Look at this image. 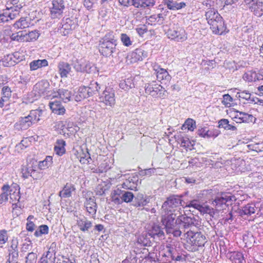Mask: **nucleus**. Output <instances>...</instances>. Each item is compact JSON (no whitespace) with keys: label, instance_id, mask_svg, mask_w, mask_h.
Returning <instances> with one entry per match:
<instances>
[{"label":"nucleus","instance_id":"6e6d98bb","mask_svg":"<svg viewBox=\"0 0 263 263\" xmlns=\"http://www.w3.org/2000/svg\"><path fill=\"white\" fill-rule=\"evenodd\" d=\"M121 197L122 199V202H129L133 199L134 195L132 192L125 191Z\"/></svg>","mask_w":263,"mask_h":263},{"label":"nucleus","instance_id":"69168bd1","mask_svg":"<svg viewBox=\"0 0 263 263\" xmlns=\"http://www.w3.org/2000/svg\"><path fill=\"white\" fill-rule=\"evenodd\" d=\"M232 101L233 98L229 94H226L223 96L222 103L224 105L230 106Z\"/></svg>","mask_w":263,"mask_h":263},{"label":"nucleus","instance_id":"680f3d73","mask_svg":"<svg viewBox=\"0 0 263 263\" xmlns=\"http://www.w3.org/2000/svg\"><path fill=\"white\" fill-rule=\"evenodd\" d=\"M20 198V191H17V192L13 191L12 194L10 193V198L13 205L15 204V203H14V202L19 201Z\"/></svg>","mask_w":263,"mask_h":263},{"label":"nucleus","instance_id":"c9c22d12","mask_svg":"<svg viewBox=\"0 0 263 263\" xmlns=\"http://www.w3.org/2000/svg\"><path fill=\"white\" fill-rule=\"evenodd\" d=\"M20 9L21 8H18L17 6L16 8L11 7L5 10V14L8 15L9 21L12 20L19 16Z\"/></svg>","mask_w":263,"mask_h":263},{"label":"nucleus","instance_id":"cd10ccee","mask_svg":"<svg viewBox=\"0 0 263 263\" xmlns=\"http://www.w3.org/2000/svg\"><path fill=\"white\" fill-rule=\"evenodd\" d=\"M253 116L247 113L237 111L236 115L235 116V119L236 120L237 122H249L251 121Z\"/></svg>","mask_w":263,"mask_h":263},{"label":"nucleus","instance_id":"0e129e2a","mask_svg":"<svg viewBox=\"0 0 263 263\" xmlns=\"http://www.w3.org/2000/svg\"><path fill=\"white\" fill-rule=\"evenodd\" d=\"M90 159L89 154L87 152L86 154H83V156H80V162L82 164H87L89 162Z\"/></svg>","mask_w":263,"mask_h":263},{"label":"nucleus","instance_id":"393cba45","mask_svg":"<svg viewBox=\"0 0 263 263\" xmlns=\"http://www.w3.org/2000/svg\"><path fill=\"white\" fill-rule=\"evenodd\" d=\"M91 96L87 87L83 86L79 87L74 99L77 102H79Z\"/></svg>","mask_w":263,"mask_h":263},{"label":"nucleus","instance_id":"9b49d317","mask_svg":"<svg viewBox=\"0 0 263 263\" xmlns=\"http://www.w3.org/2000/svg\"><path fill=\"white\" fill-rule=\"evenodd\" d=\"M65 8L63 0H53L51 8V16L52 18L60 17Z\"/></svg>","mask_w":263,"mask_h":263},{"label":"nucleus","instance_id":"b1692460","mask_svg":"<svg viewBox=\"0 0 263 263\" xmlns=\"http://www.w3.org/2000/svg\"><path fill=\"white\" fill-rule=\"evenodd\" d=\"M256 209L254 203H248L242 207L241 209L239 210V214L242 217L250 216L255 213Z\"/></svg>","mask_w":263,"mask_h":263},{"label":"nucleus","instance_id":"9d476101","mask_svg":"<svg viewBox=\"0 0 263 263\" xmlns=\"http://www.w3.org/2000/svg\"><path fill=\"white\" fill-rule=\"evenodd\" d=\"M249 9L256 16H260L263 12L262 0H243Z\"/></svg>","mask_w":263,"mask_h":263},{"label":"nucleus","instance_id":"a211bd4d","mask_svg":"<svg viewBox=\"0 0 263 263\" xmlns=\"http://www.w3.org/2000/svg\"><path fill=\"white\" fill-rule=\"evenodd\" d=\"M155 70L156 71L157 79L161 82V84L166 85L170 82L171 77L165 69L158 68Z\"/></svg>","mask_w":263,"mask_h":263},{"label":"nucleus","instance_id":"423d86ee","mask_svg":"<svg viewBox=\"0 0 263 263\" xmlns=\"http://www.w3.org/2000/svg\"><path fill=\"white\" fill-rule=\"evenodd\" d=\"M235 200V197L227 193H218L212 201V205L216 210L221 211L225 209L228 205V202Z\"/></svg>","mask_w":263,"mask_h":263},{"label":"nucleus","instance_id":"ddd939ff","mask_svg":"<svg viewBox=\"0 0 263 263\" xmlns=\"http://www.w3.org/2000/svg\"><path fill=\"white\" fill-rule=\"evenodd\" d=\"M76 25L73 20L67 17L63 20L60 26V31L63 35H67L70 31L74 28Z\"/></svg>","mask_w":263,"mask_h":263},{"label":"nucleus","instance_id":"864d4df0","mask_svg":"<svg viewBox=\"0 0 263 263\" xmlns=\"http://www.w3.org/2000/svg\"><path fill=\"white\" fill-rule=\"evenodd\" d=\"M39 35L40 34L36 30L32 31L28 33L26 32V37L27 40L26 42H31L33 40H36L38 39Z\"/></svg>","mask_w":263,"mask_h":263},{"label":"nucleus","instance_id":"09e8293b","mask_svg":"<svg viewBox=\"0 0 263 263\" xmlns=\"http://www.w3.org/2000/svg\"><path fill=\"white\" fill-rule=\"evenodd\" d=\"M120 39L123 45L126 47H129L133 44V41L130 37L126 33H121Z\"/></svg>","mask_w":263,"mask_h":263},{"label":"nucleus","instance_id":"6ab92c4d","mask_svg":"<svg viewBox=\"0 0 263 263\" xmlns=\"http://www.w3.org/2000/svg\"><path fill=\"white\" fill-rule=\"evenodd\" d=\"M49 84L47 81H42L36 83L34 86V90L39 96L47 95L49 92Z\"/></svg>","mask_w":263,"mask_h":263},{"label":"nucleus","instance_id":"052dcab7","mask_svg":"<svg viewBox=\"0 0 263 263\" xmlns=\"http://www.w3.org/2000/svg\"><path fill=\"white\" fill-rule=\"evenodd\" d=\"M198 211L203 214H212L213 212V209L211 208L209 206L204 204H201Z\"/></svg>","mask_w":263,"mask_h":263},{"label":"nucleus","instance_id":"37998d69","mask_svg":"<svg viewBox=\"0 0 263 263\" xmlns=\"http://www.w3.org/2000/svg\"><path fill=\"white\" fill-rule=\"evenodd\" d=\"M8 258L6 263H18V252L8 251Z\"/></svg>","mask_w":263,"mask_h":263},{"label":"nucleus","instance_id":"c756f323","mask_svg":"<svg viewBox=\"0 0 263 263\" xmlns=\"http://www.w3.org/2000/svg\"><path fill=\"white\" fill-rule=\"evenodd\" d=\"M65 141L63 139H58L57 140L56 144L54 146V150L56 154L59 156H62L65 153L66 149Z\"/></svg>","mask_w":263,"mask_h":263},{"label":"nucleus","instance_id":"7ed1b4c3","mask_svg":"<svg viewBox=\"0 0 263 263\" xmlns=\"http://www.w3.org/2000/svg\"><path fill=\"white\" fill-rule=\"evenodd\" d=\"M117 40L113 32H109L100 39L99 50L100 53L104 57L112 56V53L116 52Z\"/></svg>","mask_w":263,"mask_h":263},{"label":"nucleus","instance_id":"f3484780","mask_svg":"<svg viewBox=\"0 0 263 263\" xmlns=\"http://www.w3.org/2000/svg\"><path fill=\"white\" fill-rule=\"evenodd\" d=\"M163 89V87L161 85L157 84L155 81L145 84V92L154 97H156L158 92Z\"/></svg>","mask_w":263,"mask_h":263},{"label":"nucleus","instance_id":"0eeeda50","mask_svg":"<svg viewBox=\"0 0 263 263\" xmlns=\"http://www.w3.org/2000/svg\"><path fill=\"white\" fill-rule=\"evenodd\" d=\"M167 37L177 42H183L187 39V34L184 29L178 26L170 28L166 32Z\"/></svg>","mask_w":263,"mask_h":263},{"label":"nucleus","instance_id":"4c0bfd02","mask_svg":"<svg viewBox=\"0 0 263 263\" xmlns=\"http://www.w3.org/2000/svg\"><path fill=\"white\" fill-rule=\"evenodd\" d=\"M55 248V243H52L48 249V250L46 252V253H44L43 255L45 256L46 258L55 261L56 253Z\"/></svg>","mask_w":263,"mask_h":263},{"label":"nucleus","instance_id":"774afa93","mask_svg":"<svg viewBox=\"0 0 263 263\" xmlns=\"http://www.w3.org/2000/svg\"><path fill=\"white\" fill-rule=\"evenodd\" d=\"M84 71L83 72H86L87 73H90L93 70V66L92 64L88 61H85V64L84 65Z\"/></svg>","mask_w":263,"mask_h":263},{"label":"nucleus","instance_id":"58836bf2","mask_svg":"<svg viewBox=\"0 0 263 263\" xmlns=\"http://www.w3.org/2000/svg\"><path fill=\"white\" fill-rule=\"evenodd\" d=\"M167 251L166 254H164L163 256L167 257L174 258V256L177 255L179 252L176 248V246L174 244H170L166 246Z\"/></svg>","mask_w":263,"mask_h":263},{"label":"nucleus","instance_id":"e2e57ef3","mask_svg":"<svg viewBox=\"0 0 263 263\" xmlns=\"http://www.w3.org/2000/svg\"><path fill=\"white\" fill-rule=\"evenodd\" d=\"M201 203L199 200H193L189 202V204L185 205L186 206L193 207L195 209L199 210L201 205Z\"/></svg>","mask_w":263,"mask_h":263},{"label":"nucleus","instance_id":"8fccbe9b","mask_svg":"<svg viewBox=\"0 0 263 263\" xmlns=\"http://www.w3.org/2000/svg\"><path fill=\"white\" fill-rule=\"evenodd\" d=\"M197 135L200 137L204 138H211V130H209L206 127L201 128L198 129L197 130Z\"/></svg>","mask_w":263,"mask_h":263},{"label":"nucleus","instance_id":"f704fd0d","mask_svg":"<svg viewBox=\"0 0 263 263\" xmlns=\"http://www.w3.org/2000/svg\"><path fill=\"white\" fill-rule=\"evenodd\" d=\"M42 114L43 111L42 109H37L35 110H32L30 111L28 116L33 124L40 121V118L42 116Z\"/></svg>","mask_w":263,"mask_h":263},{"label":"nucleus","instance_id":"4468645a","mask_svg":"<svg viewBox=\"0 0 263 263\" xmlns=\"http://www.w3.org/2000/svg\"><path fill=\"white\" fill-rule=\"evenodd\" d=\"M84 204L89 215L93 218L95 217L97 209L95 197L92 196L86 198Z\"/></svg>","mask_w":263,"mask_h":263},{"label":"nucleus","instance_id":"f03ea898","mask_svg":"<svg viewBox=\"0 0 263 263\" xmlns=\"http://www.w3.org/2000/svg\"><path fill=\"white\" fill-rule=\"evenodd\" d=\"M191 221L193 223L187 228L184 233L187 242L194 247L204 246L206 242V237L201 232L197 231L198 220L193 215Z\"/></svg>","mask_w":263,"mask_h":263},{"label":"nucleus","instance_id":"c85d7f7f","mask_svg":"<svg viewBox=\"0 0 263 263\" xmlns=\"http://www.w3.org/2000/svg\"><path fill=\"white\" fill-rule=\"evenodd\" d=\"M48 65V62L46 59L33 60L29 64L31 70H35L39 68Z\"/></svg>","mask_w":263,"mask_h":263},{"label":"nucleus","instance_id":"ea45409f","mask_svg":"<svg viewBox=\"0 0 263 263\" xmlns=\"http://www.w3.org/2000/svg\"><path fill=\"white\" fill-rule=\"evenodd\" d=\"M10 37L12 40L18 42H26L27 40L26 37V31H20L12 33Z\"/></svg>","mask_w":263,"mask_h":263},{"label":"nucleus","instance_id":"412c9836","mask_svg":"<svg viewBox=\"0 0 263 263\" xmlns=\"http://www.w3.org/2000/svg\"><path fill=\"white\" fill-rule=\"evenodd\" d=\"M151 197L144 196L142 193H138L135 197L133 205L136 207H141L146 205L149 202Z\"/></svg>","mask_w":263,"mask_h":263},{"label":"nucleus","instance_id":"a18cd8bd","mask_svg":"<svg viewBox=\"0 0 263 263\" xmlns=\"http://www.w3.org/2000/svg\"><path fill=\"white\" fill-rule=\"evenodd\" d=\"M49 232V228L47 225L43 224L39 227V229L34 232V236L40 237L42 235L47 234Z\"/></svg>","mask_w":263,"mask_h":263},{"label":"nucleus","instance_id":"6e6552de","mask_svg":"<svg viewBox=\"0 0 263 263\" xmlns=\"http://www.w3.org/2000/svg\"><path fill=\"white\" fill-rule=\"evenodd\" d=\"M99 102L109 107L114 106L116 100L115 91L111 88H106L103 92L100 95Z\"/></svg>","mask_w":263,"mask_h":263},{"label":"nucleus","instance_id":"3c124183","mask_svg":"<svg viewBox=\"0 0 263 263\" xmlns=\"http://www.w3.org/2000/svg\"><path fill=\"white\" fill-rule=\"evenodd\" d=\"M237 92L236 93V97L239 98H242L247 101H250L251 102V100L252 98H251V93L247 90L240 91Z\"/></svg>","mask_w":263,"mask_h":263},{"label":"nucleus","instance_id":"a878e982","mask_svg":"<svg viewBox=\"0 0 263 263\" xmlns=\"http://www.w3.org/2000/svg\"><path fill=\"white\" fill-rule=\"evenodd\" d=\"M58 96H59L60 99H62L64 102L67 103L70 101L71 92L67 89H60L59 91L57 93H55V95L52 96V99Z\"/></svg>","mask_w":263,"mask_h":263},{"label":"nucleus","instance_id":"dca6fc26","mask_svg":"<svg viewBox=\"0 0 263 263\" xmlns=\"http://www.w3.org/2000/svg\"><path fill=\"white\" fill-rule=\"evenodd\" d=\"M32 124L28 115L27 116L20 118L18 121L15 123L14 127L18 130H24L29 128Z\"/></svg>","mask_w":263,"mask_h":263},{"label":"nucleus","instance_id":"bf43d9fd","mask_svg":"<svg viewBox=\"0 0 263 263\" xmlns=\"http://www.w3.org/2000/svg\"><path fill=\"white\" fill-rule=\"evenodd\" d=\"M37 254L34 252H30L26 257V263H35Z\"/></svg>","mask_w":263,"mask_h":263},{"label":"nucleus","instance_id":"2f4dec72","mask_svg":"<svg viewBox=\"0 0 263 263\" xmlns=\"http://www.w3.org/2000/svg\"><path fill=\"white\" fill-rule=\"evenodd\" d=\"M15 56L12 54L4 56L2 60V65L5 67H11L15 65L16 63L15 60Z\"/></svg>","mask_w":263,"mask_h":263},{"label":"nucleus","instance_id":"20e7f679","mask_svg":"<svg viewBox=\"0 0 263 263\" xmlns=\"http://www.w3.org/2000/svg\"><path fill=\"white\" fill-rule=\"evenodd\" d=\"M205 16L213 33L221 34L224 32L226 27L223 19L217 11L213 8H209L205 13Z\"/></svg>","mask_w":263,"mask_h":263},{"label":"nucleus","instance_id":"2eb2a0df","mask_svg":"<svg viewBox=\"0 0 263 263\" xmlns=\"http://www.w3.org/2000/svg\"><path fill=\"white\" fill-rule=\"evenodd\" d=\"M147 232L149 236L154 239L161 240L164 238L163 229L159 225L154 224Z\"/></svg>","mask_w":263,"mask_h":263},{"label":"nucleus","instance_id":"79ce46f5","mask_svg":"<svg viewBox=\"0 0 263 263\" xmlns=\"http://www.w3.org/2000/svg\"><path fill=\"white\" fill-rule=\"evenodd\" d=\"M87 87L91 96L98 92L101 88V86L97 82H91L89 86Z\"/></svg>","mask_w":263,"mask_h":263},{"label":"nucleus","instance_id":"1a4fd4ad","mask_svg":"<svg viewBox=\"0 0 263 263\" xmlns=\"http://www.w3.org/2000/svg\"><path fill=\"white\" fill-rule=\"evenodd\" d=\"M147 57V52L146 51L142 48H137L127 55L126 62L127 64H132L138 61H142Z\"/></svg>","mask_w":263,"mask_h":263},{"label":"nucleus","instance_id":"603ef678","mask_svg":"<svg viewBox=\"0 0 263 263\" xmlns=\"http://www.w3.org/2000/svg\"><path fill=\"white\" fill-rule=\"evenodd\" d=\"M11 90L8 86H4L2 90V98L6 102L8 100L9 98L11 96Z\"/></svg>","mask_w":263,"mask_h":263},{"label":"nucleus","instance_id":"5701e85b","mask_svg":"<svg viewBox=\"0 0 263 263\" xmlns=\"http://www.w3.org/2000/svg\"><path fill=\"white\" fill-rule=\"evenodd\" d=\"M52 111L57 115H64L65 112V109L61 103V102L57 100L50 101L49 103Z\"/></svg>","mask_w":263,"mask_h":263},{"label":"nucleus","instance_id":"c03bdc74","mask_svg":"<svg viewBox=\"0 0 263 263\" xmlns=\"http://www.w3.org/2000/svg\"><path fill=\"white\" fill-rule=\"evenodd\" d=\"M13 27L15 29H22L28 27L29 24L25 18L22 17L14 24Z\"/></svg>","mask_w":263,"mask_h":263},{"label":"nucleus","instance_id":"4d7b16f0","mask_svg":"<svg viewBox=\"0 0 263 263\" xmlns=\"http://www.w3.org/2000/svg\"><path fill=\"white\" fill-rule=\"evenodd\" d=\"M7 231L5 230H0V247H2L8 240Z\"/></svg>","mask_w":263,"mask_h":263},{"label":"nucleus","instance_id":"473e14b6","mask_svg":"<svg viewBox=\"0 0 263 263\" xmlns=\"http://www.w3.org/2000/svg\"><path fill=\"white\" fill-rule=\"evenodd\" d=\"M148 232L141 234L138 238L137 242L142 246H150L151 241Z\"/></svg>","mask_w":263,"mask_h":263},{"label":"nucleus","instance_id":"4be33fe9","mask_svg":"<svg viewBox=\"0 0 263 263\" xmlns=\"http://www.w3.org/2000/svg\"><path fill=\"white\" fill-rule=\"evenodd\" d=\"M58 69L61 78H67L71 71V68L67 62L61 61L58 65Z\"/></svg>","mask_w":263,"mask_h":263},{"label":"nucleus","instance_id":"338daca9","mask_svg":"<svg viewBox=\"0 0 263 263\" xmlns=\"http://www.w3.org/2000/svg\"><path fill=\"white\" fill-rule=\"evenodd\" d=\"M98 0H83L84 6L87 9H90L97 3Z\"/></svg>","mask_w":263,"mask_h":263},{"label":"nucleus","instance_id":"f257e3e1","mask_svg":"<svg viewBox=\"0 0 263 263\" xmlns=\"http://www.w3.org/2000/svg\"><path fill=\"white\" fill-rule=\"evenodd\" d=\"M164 216L161 220L167 234H173L174 237H179L184 233L187 228L192 224V216L185 215L179 216L176 219V214L172 213Z\"/></svg>","mask_w":263,"mask_h":263},{"label":"nucleus","instance_id":"de8ad7c7","mask_svg":"<svg viewBox=\"0 0 263 263\" xmlns=\"http://www.w3.org/2000/svg\"><path fill=\"white\" fill-rule=\"evenodd\" d=\"M85 61L77 60L73 64V68L77 72H83Z\"/></svg>","mask_w":263,"mask_h":263},{"label":"nucleus","instance_id":"e433bc0d","mask_svg":"<svg viewBox=\"0 0 263 263\" xmlns=\"http://www.w3.org/2000/svg\"><path fill=\"white\" fill-rule=\"evenodd\" d=\"M120 87L126 91L135 87V84L133 82V78L130 77L123 81H121L120 83Z\"/></svg>","mask_w":263,"mask_h":263},{"label":"nucleus","instance_id":"5fc2aeb1","mask_svg":"<svg viewBox=\"0 0 263 263\" xmlns=\"http://www.w3.org/2000/svg\"><path fill=\"white\" fill-rule=\"evenodd\" d=\"M183 126H186L189 130L193 131L194 129L196 128V122L192 119L188 118L185 122L184 124L183 125Z\"/></svg>","mask_w":263,"mask_h":263},{"label":"nucleus","instance_id":"f8f14e48","mask_svg":"<svg viewBox=\"0 0 263 263\" xmlns=\"http://www.w3.org/2000/svg\"><path fill=\"white\" fill-rule=\"evenodd\" d=\"M76 220L78 228L83 232H88L92 227V222L84 216H77Z\"/></svg>","mask_w":263,"mask_h":263},{"label":"nucleus","instance_id":"49530a36","mask_svg":"<svg viewBox=\"0 0 263 263\" xmlns=\"http://www.w3.org/2000/svg\"><path fill=\"white\" fill-rule=\"evenodd\" d=\"M243 241L247 246H250L255 242V238L251 233H247L243 235Z\"/></svg>","mask_w":263,"mask_h":263},{"label":"nucleus","instance_id":"aec40b11","mask_svg":"<svg viewBox=\"0 0 263 263\" xmlns=\"http://www.w3.org/2000/svg\"><path fill=\"white\" fill-rule=\"evenodd\" d=\"M37 161L35 160L31 161L25 166L22 168V176L24 178H28L31 176L34 168H36Z\"/></svg>","mask_w":263,"mask_h":263},{"label":"nucleus","instance_id":"13d9d810","mask_svg":"<svg viewBox=\"0 0 263 263\" xmlns=\"http://www.w3.org/2000/svg\"><path fill=\"white\" fill-rule=\"evenodd\" d=\"M178 142L180 143V145L182 147L185 148H189L191 144V142L189 138L183 137H178L177 139Z\"/></svg>","mask_w":263,"mask_h":263},{"label":"nucleus","instance_id":"7c9ffc66","mask_svg":"<svg viewBox=\"0 0 263 263\" xmlns=\"http://www.w3.org/2000/svg\"><path fill=\"white\" fill-rule=\"evenodd\" d=\"M165 4L169 9L173 10L180 9L185 6L184 2L177 3L173 0H165Z\"/></svg>","mask_w":263,"mask_h":263},{"label":"nucleus","instance_id":"a19ab883","mask_svg":"<svg viewBox=\"0 0 263 263\" xmlns=\"http://www.w3.org/2000/svg\"><path fill=\"white\" fill-rule=\"evenodd\" d=\"M256 71L249 70L245 72L242 77L243 79L248 82H255Z\"/></svg>","mask_w":263,"mask_h":263},{"label":"nucleus","instance_id":"72a5a7b5","mask_svg":"<svg viewBox=\"0 0 263 263\" xmlns=\"http://www.w3.org/2000/svg\"><path fill=\"white\" fill-rule=\"evenodd\" d=\"M230 259L233 263H243L244 258L241 253L233 252L228 255Z\"/></svg>","mask_w":263,"mask_h":263},{"label":"nucleus","instance_id":"bb28decb","mask_svg":"<svg viewBox=\"0 0 263 263\" xmlns=\"http://www.w3.org/2000/svg\"><path fill=\"white\" fill-rule=\"evenodd\" d=\"M75 189L72 184L66 183L63 190L59 192V195L61 198H69L71 196L72 192Z\"/></svg>","mask_w":263,"mask_h":263},{"label":"nucleus","instance_id":"39448f33","mask_svg":"<svg viewBox=\"0 0 263 263\" xmlns=\"http://www.w3.org/2000/svg\"><path fill=\"white\" fill-rule=\"evenodd\" d=\"M182 197V196L173 195L167 198L166 200L162 205V209L165 214L173 213L177 208L180 205H184L185 202L181 199Z\"/></svg>","mask_w":263,"mask_h":263}]
</instances>
